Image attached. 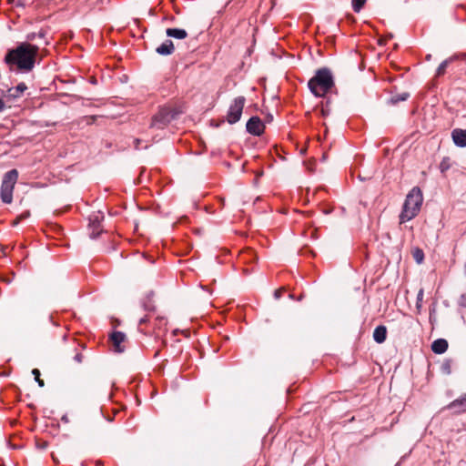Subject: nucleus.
<instances>
[{"mask_svg": "<svg viewBox=\"0 0 466 466\" xmlns=\"http://www.w3.org/2000/svg\"><path fill=\"white\" fill-rule=\"evenodd\" d=\"M38 51L37 46L24 42L15 48L8 50L4 60L10 66L15 65L19 70L28 72L35 66Z\"/></svg>", "mask_w": 466, "mask_h": 466, "instance_id": "1", "label": "nucleus"}, {"mask_svg": "<svg viewBox=\"0 0 466 466\" xmlns=\"http://www.w3.org/2000/svg\"><path fill=\"white\" fill-rule=\"evenodd\" d=\"M333 86V76L328 67L318 69L308 82L309 89L317 97H324Z\"/></svg>", "mask_w": 466, "mask_h": 466, "instance_id": "2", "label": "nucleus"}, {"mask_svg": "<svg viewBox=\"0 0 466 466\" xmlns=\"http://www.w3.org/2000/svg\"><path fill=\"white\" fill-rule=\"evenodd\" d=\"M423 202L422 192L420 187H414L407 195L402 210L400 214V223L414 218L420 212Z\"/></svg>", "mask_w": 466, "mask_h": 466, "instance_id": "3", "label": "nucleus"}, {"mask_svg": "<svg viewBox=\"0 0 466 466\" xmlns=\"http://www.w3.org/2000/svg\"><path fill=\"white\" fill-rule=\"evenodd\" d=\"M18 176V171L14 168L6 172L3 177L0 197L1 200L5 204H10L13 201V191Z\"/></svg>", "mask_w": 466, "mask_h": 466, "instance_id": "4", "label": "nucleus"}, {"mask_svg": "<svg viewBox=\"0 0 466 466\" xmlns=\"http://www.w3.org/2000/svg\"><path fill=\"white\" fill-rule=\"evenodd\" d=\"M177 114L176 110L170 107H162L152 117L150 127L163 129L177 117Z\"/></svg>", "mask_w": 466, "mask_h": 466, "instance_id": "5", "label": "nucleus"}, {"mask_svg": "<svg viewBox=\"0 0 466 466\" xmlns=\"http://www.w3.org/2000/svg\"><path fill=\"white\" fill-rule=\"evenodd\" d=\"M246 103V98L243 96H239L236 97L233 102L230 104L228 114H227V121L233 125L239 121L243 108Z\"/></svg>", "mask_w": 466, "mask_h": 466, "instance_id": "6", "label": "nucleus"}, {"mask_svg": "<svg viewBox=\"0 0 466 466\" xmlns=\"http://www.w3.org/2000/svg\"><path fill=\"white\" fill-rule=\"evenodd\" d=\"M246 128L249 134L259 137L264 133L265 125L258 116H255L248 120Z\"/></svg>", "mask_w": 466, "mask_h": 466, "instance_id": "7", "label": "nucleus"}, {"mask_svg": "<svg viewBox=\"0 0 466 466\" xmlns=\"http://www.w3.org/2000/svg\"><path fill=\"white\" fill-rule=\"evenodd\" d=\"M109 339L114 348V351L118 353H122L125 351V347L122 346V343H124L127 339L125 333L121 331H114L110 335Z\"/></svg>", "mask_w": 466, "mask_h": 466, "instance_id": "8", "label": "nucleus"}, {"mask_svg": "<svg viewBox=\"0 0 466 466\" xmlns=\"http://www.w3.org/2000/svg\"><path fill=\"white\" fill-rule=\"evenodd\" d=\"M446 409L452 410L455 413L466 411V393L448 404Z\"/></svg>", "mask_w": 466, "mask_h": 466, "instance_id": "9", "label": "nucleus"}, {"mask_svg": "<svg viewBox=\"0 0 466 466\" xmlns=\"http://www.w3.org/2000/svg\"><path fill=\"white\" fill-rule=\"evenodd\" d=\"M454 144L460 147H466V129L456 128L451 133Z\"/></svg>", "mask_w": 466, "mask_h": 466, "instance_id": "10", "label": "nucleus"}, {"mask_svg": "<svg viewBox=\"0 0 466 466\" xmlns=\"http://www.w3.org/2000/svg\"><path fill=\"white\" fill-rule=\"evenodd\" d=\"M174 50H175L174 44L169 39H167L156 49L157 53L161 56H169L174 52Z\"/></svg>", "mask_w": 466, "mask_h": 466, "instance_id": "11", "label": "nucleus"}, {"mask_svg": "<svg viewBox=\"0 0 466 466\" xmlns=\"http://www.w3.org/2000/svg\"><path fill=\"white\" fill-rule=\"evenodd\" d=\"M449 344L445 339H438L431 344V350L435 354H442L448 350Z\"/></svg>", "mask_w": 466, "mask_h": 466, "instance_id": "12", "label": "nucleus"}, {"mask_svg": "<svg viewBox=\"0 0 466 466\" xmlns=\"http://www.w3.org/2000/svg\"><path fill=\"white\" fill-rule=\"evenodd\" d=\"M387 339V329L383 325H380L375 328L373 331V339L379 343H383Z\"/></svg>", "mask_w": 466, "mask_h": 466, "instance_id": "13", "label": "nucleus"}, {"mask_svg": "<svg viewBox=\"0 0 466 466\" xmlns=\"http://www.w3.org/2000/svg\"><path fill=\"white\" fill-rule=\"evenodd\" d=\"M166 34L167 36L177 39H184L187 36V31L180 28H167Z\"/></svg>", "mask_w": 466, "mask_h": 466, "instance_id": "14", "label": "nucleus"}, {"mask_svg": "<svg viewBox=\"0 0 466 466\" xmlns=\"http://www.w3.org/2000/svg\"><path fill=\"white\" fill-rule=\"evenodd\" d=\"M410 97V93L403 92L401 94L392 95L389 100L390 105H397L400 102L406 101Z\"/></svg>", "mask_w": 466, "mask_h": 466, "instance_id": "15", "label": "nucleus"}, {"mask_svg": "<svg viewBox=\"0 0 466 466\" xmlns=\"http://www.w3.org/2000/svg\"><path fill=\"white\" fill-rule=\"evenodd\" d=\"M26 89L27 86L25 83H19L15 88L9 89L10 96L19 97Z\"/></svg>", "mask_w": 466, "mask_h": 466, "instance_id": "16", "label": "nucleus"}, {"mask_svg": "<svg viewBox=\"0 0 466 466\" xmlns=\"http://www.w3.org/2000/svg\"><path fill=\"white\" fill-rule=\"evenodd\" d=\"M453 364V360L451 359L443 360L441 365V371L445 375H450L451 373V367Z\"/></svg>", "mask_w": 466, "mask_h": 466, "instance_id": "17", "label": "nucleus"}, {"mask_svg": "<svg viewBox=\"0 0 466 466\" xmlns=\"http://www.w3.org/2000/svg\"><path fill=\"white\" fill-rule=\"evenodd\" d=\"M152 295V293L148 295L142 302L143 309L147 312H153L155 310V305L151 299Z\"/></svg>", "mask_w": 466, "mask_h": 466, "instance_id": "18", "label": "nucleus"}, {"mask_svg": "<svg viewBox=\"0 0 466 466\" xmlns=\"http://www.w3.org/2000/svg\"><path fill=\"white\" fill-rule=\"evenodd\" d=\"M451 167V160L449 157H445L440 163V170L442 174H444L447 170H449Z\"/></svg>", "mask_w": 466, "mask_h": 466, "instance_id": "19", "label": "nucleus"}, {"mask_svg": "<svg viewBox=\"0 0 466 466\" xmlns=\"http://www.w3.org/2000/svg\"><path fill=\"white\" fill-rule=\"evenodd\" d=\"M329 104H330L329 98H327L325 101H322L320 103V106H321L320 114L323 117H326L327 116H329V114L330 112Z\"/></svg>", "mask_w": 466, "mask_h": 466, "instance_id": "20", "label": "nucleus"}, {"mask_svg": "<svg viewBox=\"0 0 466 466\" xmlns=\"http://www.w3.org/2000/svg\"><path fill=\"white\" fill-rule=\"evenodd\" d=\"M451 59H446L442 61L437 68L436 76H441L445 74L446 68L449 66Z\"/></svg>", "mask_w": 466, "mask_h": 466, "instance_id": "21", "label": "nucleus"}, {"mask_svg": "<svg viewBox=\"0 0 466 466\" xmlns=\"http://www.w3.org/2000/svg\"><path fill=\"white\" fill-rule=\"evenodd\" d=\"M412 255H413V258L415 259V261L418 264L422 263V261L424 259V253L420 248H415L412 252Z\"/></svg>", "mask_w": 466, "mask_h": 466, "instance_id": "22", "label": "nucleus"}, {"mask_svg": "<svg viewBox=\"0 0 466 466\" xmlns=\"http://www.w3.org/2000/svg\"><path fill=\"white\" fill-rule=\"evenodd\" d=\"M366 1L367 0H352L351 5L353 11L356 13H360V10L363 8Z\"/></svg>", "mask_w": 466, "mask_h": 466, "instance_id": "23", "label": "nucleus"}, {"mask_svg": "<svg viewBox=\"0 0 466 466\" xmlns=\"http://www.w3.org/2000/svg\"><path fill=\"white\" fill-rule=\"evenodd\" d=\"M46 31L41 30L38 33H29L26 35V41H34L36 37L45 38Z\"/></svg>", "mask_w": 466, "mask_h": 466, "instance_id": "24", "label": "nucleus"}, {"mask_svg": "<svg viewBox=\"0 0 466 466\" xmlns=\"http://www.w3.org/2000/svg\"><path fill=\"white\" fill-rule=\"evenodd\" d=\"M32 374L34 375L35 380V381L37 382L38 386H39V387H41V388H42V387H44V386H45V382H44V380H41V379H40V375H41V374H40L39 370H37V369H33V370H32Z\"/></svg>", "mask_w": 466, "mask_h": 466, "instance_id": "25", "label": "nucleus"}, {"mask_svg": "<svg viewBox=\"0 0 466 466\" xmlns=\"http://www.w3.org/2000/svg\"><path fill=\"white\" fill-rule=\"evenodd\" d=\"M149 321V315H146L145 317L141 318L138 321V330L140 332L146 333L144 329H142V326L147 324Z\"/></svg>", "mask_w": 466, "mask_h": 466, "instance_id": "26", "label": "nucleus"}, {"mask_svg": "<svg viewBox=\"0 0 466 466\" xmlns=\"http://www.w3.org/2000/svg\"><path fill=\"white\" fill-rule=\"evenodd\" d=\"M30 216L29 211H25L22 213L13 222V225H17L20 220L27 218Z\"/></svg>", "mask_w": 466, "mask_h": 466, "instance_id": "27", "label": "nucleus"}, {"mask_svg": "<svg viewBox=\"0 0 466 466\" xmlns=\"http://www.w3.org/2000/svg\"><path fill=\"white\" fill-rule=\"evenodd\" d=\"M458 305L461 308L466 309V293L461 295L458 300Z\"/></svg>", "mask_w": 466, "mask_h": 466, "instance_id": "28", "label": "nucleus"}, {"mask_svg": "<svg viewBox=\"0 0 466 466\" xmlns=\"http://www.w3.org/2000/svg\"><path fill=\"white\" fill-rule=\"evenodd\" d=\"M84 355L81 352H76L74 356V360L77 363H82Z\"/></svg>", "mask_w": 466, "mask_h": 466, "instance_id": "29", "label": "nucleus"}, {"mask_svg": "<svg viewBox=\"0 0 466 466\" xmlns=\"http://www.w3.org/2000/svg\"><path fill=\"white\" fill-rule=\"evenodd\" d=\"M96 116H86L84 119L86 120L87 125H91L95 122Z\"/></svg>", "mask_w": 466, "mask_h": 466, "instance_id": "30", "label": "nucleus"}, {"mask_svg": "<svg viewBox=\"0 0 466 466\" xmlns=\"http://www.w3.org/2000/svg\"><path fill=\"white\" fill-rule=\"evenodd\" d=\"M285 289L282 288V289H279L277 290H275L274 292V297L276 299H279L282 296V293L284 292Z\"/></svg>", "mask_w": 466, "mask_h": 466, "instance_id": "31", "label": "nucleus"}, {"mask_svg": "<svg viewBox=\"0 0 466 466\" xmlns=\"http://www.w3.org/2000/svg\"><path fill=\"white\" fill-rule=\"evenodd\" d=\"M423 289H420L417 295V307H420L419 303L422 300Z\"/></svg>", "mask_w": 466, "mask_h": 466, "instance_id": "32", "label": "nucleus"}, {"mask_svg": "<svg viewBox=\"0 0 466 466\" xmlns=\"http://www.w3.org/2000/svg\"><path fill=\"white\" fill-rule=\"evenodd\" d=\"M92 224L95 226L96 224H97V226L99 225V218L98 216H96V218L92 220Z\"/></svg>", "mask_w": 466, "mask_h": 466, "instance_id": "33", "label": "nucleus"}, {"mask_svg": "<svg viewBox=\"0 0 466 466\" xmlns=\"http://www.w3.org/2000/svg\"><path fill=\"white\" fill-rule=\"evenodd\" d=\"M5 108V103L3 99L0 98V112Z\"/></svg>", "mask_w": 466, "mask_h": 466, "instance_id": "34", "label": "nucleus"}, {"mask_svg": "<svg viewBox=\"0 0 466 466\" xmlns=\"http://www.w3.org/2000/svg\"><path fill=\"white\" fill-rule=\"evenodd\" d=\"M140 142H141L140 139H138V138L135 139V147L136 148H138V145L140 144Z\"/></svg>", "mask_w": 466, "mask_h": 466, "instance_id": "35", "label": "nucleus"}, {"mask_svg": "<svg viewBox=\"0 0 466 466\" xmlns=\"http://www.w3.org/2000/svg\"><path fill=\"white\" fill-rule=\"evenodd\" d=\"M97 236H98V233H95V231H93V232L91 233V238H97Z\"/></svg>", "mask_w": 466, "mask_h": 466, "instance_id": "36", "label": "nucleus"}]
</instances>
